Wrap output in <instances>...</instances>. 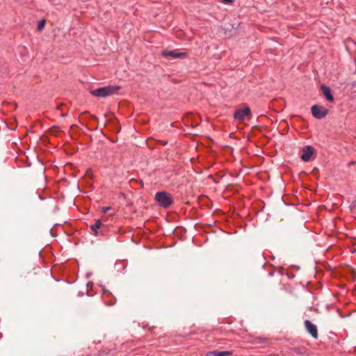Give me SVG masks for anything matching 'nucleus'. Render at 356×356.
<instances>
[{"label": "nucleus", "instance_id": "1", "mask_svg": "<svg viewBox=\"0 0 356 356\" xmlns=\"http://www.w3.org/2000/svg\"><path fill=\"white\" fill-rule=\"evenodd\" d=\"M118 90L119 87L117 86H106L91 90L90 92L94 96L105 97L115 93Z\"/></svg>", "mask_w": 356, "mask_h": 356}, {"label": "nucleus", "instance_id": "2", "mask_svg": "<svg viewBox=\"0 0 356 356\" xmlns=\"http://www.w3.org/2000/svg\"><path fill=\"white\" fill-rule=\"evenodd\" d=\"M155 200L158 202L159 204L163 208L169 207L172 203V196L164 191L156 193Z\"/></svg>", "mask_w": 356, "mask_h": 356}, {"label": "nucleus", "instance_id": "3", "mask_svg": "<svg viewBox=\"0 0 356 356\" xmlns=\"http://www.w3.org/2000/svg\"><path fill=\"white\" fill-rule=\"evenodd\" d=\"M312 115L316 119L324 118L328 114V110L321 106L314 105L311 108Z\"/></svg>", "mask_w": 356, "mask_h": 356}, {"label": "nucleus", "instance_id": "4", "mask_svg": "<svg viewBox=\"0 0 356 356\" xmlns=\"http://www.w3.org/2000/svg\"><path fill=\"white\" fill-rule=\"evenodd\" d=\"M251 115V111L249 107H245L243 109H238L235 111L234 114V118L236 120H238L240 122H242L244 120L246 116H250Z\"/></svg>", "mask_w": 356, "mask_h": 356}, {"label": "nucleus", "instance_id": "5", "mask_svg": "<svg viewBox=\"0 0 356 356\" xmlns=\"http://www.w3.org/2000/svg\"><path fill=\"white\" fill-rule=\"evenodd\" d=\"M305 325L307 331L315 339L318 337V330L316 326L308 320L305 321Z\"/></svg>", "mask_w": 356, "mask_h": 356}, {"label": "nucleus", "instance_id": "6", "mask_svg": "<svg viewBox=\"0 0 356 356\" xmlns=\"http://www.w3.org/2000/svg\"><path fill=\"white\" fill-rule=\"evenodd\" d=\"M314 153V148L312 146H306L302 149V154L301 159L305 161L310 160L312 155Z\"/></svg>", "mask_w": 356, "mask_h": 356}, {"label": "nucleus", "instance_id": "7", "mask_svg": "<svg viewBox=\"0 0 356 356\" xmlns=\"http://www.w3.org/2000/svg\"><path fill=\"white\" fill-rule=\"evenodd\" d=\"M321 90L327 101L332 102L334 100V97H333V96L331 93V90L328 86L323 85L321 86Z\"/></svg>", "mask_w": 356, "mask_h": 356}, {"label": "nucleus", "instance_id": "8", "mask_svg": "<svg viewBox=\"0 0 356 356\" xmlns=\"http://www.w3.org/2000/svg\"><path fill=\"white\" fill-rule=\"evenodd\" d=\"M230 355L229 351H210L207 353V356H228Z\"/></svg>", "mask_w": 356, "mask_h": 356}, {"label": "nucleus", "instance_id": "9", "mask_svg": "<svg viewBox=\"0 0 356 356\" xmlns=\"http://www.w3.org/2000/svg\"><path fill=\"white\" fill-rule=\"evenodd\" d=\"M163 55L166 57L171 56L172 58H179V57L184 56V53H175L173 51H163Z\"/></svg>", "mask_w": 356, "mask_h": 356}, {"label": "nucleus", "instance_id": "10", "mask_svg": "<svg viewBox=\"0 0 356 356\" xmlns=\"http://www.w3.org/2000/svg\"><path fill=\"white\" fill-rule=\"evenodd\" d=\"M102 225L101 220H97L94 225H91L90 228L95 236L97 235V229L101 227Z\"/></svg>", "mask_w": 356, "mask_h": 356}, {"label": "nucleus", "instance_id": "11", "mask_svg": "<svg viewBox=\"0 0 356 356\" xmlns=\"http://www.w3.org/2000/svg\"><path fill=\"white\" fill-rule=\"evenodd\" d=\"M44 25H45V20H41L38 22V29L39 31H42L44 27Z\"/></svg>", "mask_w": 356, "mask_h": 356}, {"label": "nucleus", "instance_id": "12", "mask_svg": "<svg viewBox=\"0 0 356 356\" xmlns=\"http://www.w3.org/2000/svg\"><path fill=\"white\" fill-rule=\"evenodd\" d=\"M109 209H110V207H103L102 209V212H104V213H106Z\"/></svg>", "mask_w": 356, "mask_h": 356}, {"label": "nucleus", "instance_id": "13", "mask_svg": "<svg viewBox=\"0 0 356 356\" xmlns=\"http://www.w3.org/2000/svg\"><path fill=\"white\" fill-rule=\"evenodd\" d=\"M222 2L225 3H232L234 0H221Z\"/></svg>", "mask_w": 356, "mask_h": 356}, {"label": "nucleus", "instance_id": "14", "mask_svg": "<svg viewBox=\"0 0 356 356\" xmlns=\"http://www.w3.org/2000/svg\"><path fill=\"white\" fill-rule=\"evenodd\" d=\"M56 129L53 128V129L50 131V132H51V134H54V133H55V131H56Z\"/></svg>", "mask_w": 356, "mask_h": 356}, {"label": "nucleus", "instance_id": "15", "mask_svg": "<svg viewBox=\"0 0 356 356\" xmlns=\"http://www.w3.org/2000/svg\"><path fill=\"white\" fill-rule=\"evenodd\" d=\"M114 304H115V302H109V303H108V305H113Z\"/></svg>", "mask_w": 356, "mask_h": 356}, {"label": "nucleus", "instance_id": "16", "mask_svg": "<svg viewBox=\"0 0 356 356\" xmlns=\"http://www.w3.org/2000/svg\"><path fill=\"white\" fill-rule=\"evenodd\" d=\"M61 115L64 117V116H66V115H67V114H66V113H63L61 114Z\"/></svg>", "mask_w": 356, "mask_h": 356}]
</instances>
